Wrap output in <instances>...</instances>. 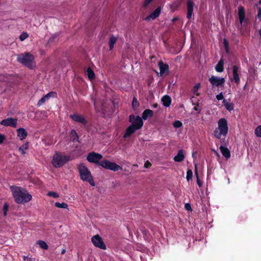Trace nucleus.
Masks as SVG:
<instances>
[{"mask_svg":"<svg viewBox=\"0 0 261 261\" xmlns=\"http://www.w3.org/2000/svg\"><path fill=\"white\" fill-rule=\"evenodd\" d=\"M10 189L15 201L18 204L27 203L32 199V195L24 189L12 186Z\"/></svg>","mask_w":261,"mask_h":261,"instance_id":"1","label":"nucleus"},{"mask_svg":"<svg viewBox=\"0 0 261 261\" xmlns=\"http://www.w3.org/2000/svg\"><path fill=\"white\" fill-rule=\"evenodd\" d=\"M17 61L30 69H34L36 67L34 56L29 52L17 55Z\"/></svg>","mask_w":261,"mask_h":261,"instance_id":"2","label":"nucleus"},{"mask_svg":"<svg viewBox=\"0 0 261 261\" xmlns=\"http://www.w3.org/2000/svg\"><path fill=\"white\" fill-rule=\"evenodd\" d=\"M218 127L216 128L214 135L217 139H220L221 136L225 137L228 133L227 121L225 118H221L218 122Z\"/></svg>","mask_w":261,"mask_h":261,"instance_id":"3","label":"nucleus"},{"mask_svg":"<svg viewBox=\"0 0 261 261\" xmlns=\"http://www.w3.org/2000/svg\"><path fill=\"white\" fill-rule=\"evenodd\" d=\"M77 168L81 179L88 182L92 186H94V181L88 168L84 164L81 163L78 165Z\"/></svg>","mask_w":261,"mask_h":261,"instance_id":"4","label":"nucleus"},{"mask_svg":"<svg viewBox=\"0 0 261 261\" xmlns=\"http://www.w3.org/2000/svg\"><path fill=\"white\" fill-rule=\"evenodd\" d=\"M69 157L56 152L53 156L51 163L54 167L59 168L63 166L67 161Z\"/></svg>","mask_w":261,"mask_h":261,"instance_id":"5","label":"nucleus"},{"mask_svg":"<svg viewBox=\"0 0 261 261\" xmlns=\"http://www.w3.org/2000/svg\"><path fill=\"white\" fill-rule=\"evenodd\" d=\"M99 166H101L105 169L111 170L113 171H117L122 169L121 166L116 164V163L114 162H111L106 159L101 161Z\"/></svg>","mask_w":261,"mask_h":261,"instance_id":"6","label":"nucleus"},{"mask_svg":"<svg viewBox=\"0 0 261 261\" xmlns=\"http://www.w3.org/2000/svg\"><path fill=\"white\" fill-rule=\"evenodd\" d=\"M143 125V120L139 121L137 124L131 125L129 126L125 130V133L123 135V138H127L129 137L130 135L134 134L137 130L140 129L142 128Z\"/></svg>","mask_w":261,"mask_h":261,"instance_id":"7","label":"nucleus"},{"mask_svg":"<svg viewBox=\"0 0 261 261\" xmlns=\"http://www.w3.org/2000/svg\"><path fill=\"white\" fill-rule=\"evenodd\" d=\"M102 159V155L98 153L91 152L87 156L86 159L90 163H95L96 165L99 166L100 163V160Z\"/></svg>","mask_w":261,"mask_h":261,"instance_id":"8","label":"nucleus"},{"mask_svg":"<svg viewBox=\"0 0 261 261\" xmlns=\"http://www.w3.org/2000/svg\"><path fill=\"white\" fill-rule=\"evenodd\" d=\"M91 241L95 247H98L103 250L106 249V245L105 244L101 238L98 234L92 237Z\"/></svg>","mask_w":261,"mask_h":261,"instance_id":"9","label":"nucleus"},{"mask_svg":"<svg viewBox=\"0 0 261 261\" xmlns=\"http://www.w3.org/2000/svg\"><path fill=\"white\" fill-rule=\"evenodd\" d=\"M208 81L213 86L217 87L223 85L225 82L224 78L219 77L214 75L210 77Z\"/></svg>","mask_w":261,"mask_h":261,"instance_id":"10","label":"nucleus"},{"mask_svg":"<svg viewBox=\"0 0 261 261\" xmlns=\"http://www.w3.org/2000/svg\"><path fill=\"white\" fill-rule=\"evenodd\" d=\"M17 119L16 118H8L3 120L0 124L6 126H11L15 128L17 127Z\"/></svg>","mask_w":261,"mask_h":261,"instance_id":"11","label":"nucleus"},{"mask_svg":"<svg viewBox=\"0 0 261 261\" xmlns=\"http://www.w3.org/2000/svg\"><path fill=\"white\" fill-rule=\"evenodd\" d=\"M221 143L222 144V145L220 147V150L222 154V155L225 156L226 159H228L230 156V152L229 149L226 147H224L223 145H225V139H223L221 140Z\"/></svg>","mask_w":261,"mask_h":261,"instance_id":"12","label":"nucleus"},{"mask_svg":"<svg viewBox=\"0 0 261 261\" xmlns=\"http://www.w3.org/2000/svg\"><path fill=\"white\" fill-rule=\"evenodd\" d=\"M161 9L160 7H158L153 12L150 14L148 16L145 17V20L146 21H149L151 19H156L161 13Z\"/></svg>","mask_w":261,"mask_h":261,"instance_id":"13","label":"nucleus"},{"mask_svg":"<svg viewBox=\"0 0 261 261\" xmlns=\"http://www.w3.org/2000/svg\"><path fill=\"white\" fill-rule=\"evenodd\" d=\"M158 66L160 70V75L162 76L166 72L168 74L169 72V65L165 64L162 61H160L158 63Z\"/></svg>","mask_w":261,"mask_h":261,"instance_id":"14","label":"nucleus"},{"mask_svg":"<svg viewBox=\"0 0 261 261\" xmlns=\"http://www.w3.org/2000/svg\"><path fill=\"white\" fill-rule=\"evenodd\" d=\"M194 3L191 0H188L187 2V17L188 19H191L193 11Z\"/></svg>","mask_w":261,"mask_h":261,"instance_id":"15","label":"nucleus"},{"mask_svg":"<svg viewBox=\"0 0 261 261\" xmlns=\"http://www.w3.org/2000/svg\"><path fill=\"white\" fill-rule=\"evenodd\" d=\"M70 117L74 121L81 123L83 124H86L87 123V121L86 120L85 118L81 115L78 114H73L70 115Z\"/></svg>","mask_w":261,"mask_h":261,"instance_id":"16","label":"nucleus"},{"mask_svg":"<svg viewBox=\"0 0 261 261\" xmlns=\"http://www.w3.org/2000/svg\"><path fill=\"white\" fill-rule=\"evenodd\" d=\"M238 15L240 22L242 25L245 19V9L242 6L238 7Z\"/></svg>","mask_w":261,"mask_h":261,"instance_id":"17","label":"nucleus"},{"mask_svg":"<svg viewBox=\"0 0 261 261\" xmlns=\"http://www.w3.org/2000/svg\"><path fill=\"white\" fill-rule=\"evenodd\" d=\"M239 67L237 66H233L232 74H233V80L234 82L238 84L240 83V77L238 74Z\"/></svg>","mask_w":261,"mask_h":261,"instance_id":"18","label":"nucleus"},{"mask_svg":"<svg viewBox=\"0 0 261 261\" xmlns=\"http://www.w3.org/2000/svg\"><path fill=\"white\" fill-rule=\"evenodd\" d=\"M141 120H142V119L139 116H135L133 114L129 115V121L132 123V125L136 124Z\"/></svg>","mask_w":261,"mask_h":261,"instance_id":"19","label":"nucleus"},{"mask_svg":"<svg viewBox=\"0 0 261 261\" xmlns=\"http://www.w3.org/2000/svg\"><path fill=\"white\" fill-rule=\"evenodd\" d=\"M17 136L20 137V140H22L24 139L28 135V133L26 130L23 128H19L17 129Z\"/></svg>","mask_w":261,"mask_h":261,"instance_id":"20","label":"nucleus"},{"mask_svg":"<svg viewBox=\"0 0 261 261\" xmlns=\"http://www.w3.org/2000/svg\"><path fill=\"white\" fill-rule=\"evenodd\" d=\"M162 102L164 106L168 107L170 106L171 103V97L167 95L164 96L162 98Z\"/></svg>","mask_w":261,"mask_h":261,"instance_id":"21","label":"nucleus"},{"mask_svg":"<svg viewBox=\"0 0 261 261\" xmlns=\"http://www.w3.org/2000/svg\"><path fill=\"white\" fill-rule=\"evenodd\" d=\"M185 159V155L184 154V152L182 149H180L178 153L176 155H175L174 158V160L177 162H180L182 161Z\"/></svg>","mask_w":261,"mask_h":261,"instance_id":"22","label":"nucleus"},{"mask_svg":"<svg viewBox=\"0 0 261 261\" xmlns=\"http://www.w3.org/2000/svg\"><path fill=\"white\" fill-rule=\"evenodd\" d=\"M153 112L150 109L145 110L142 113V119L146 120L149 117H151L153 116Z\"/></svg>","mask_w":261,"mask_h":261,"instance_id":"23","label":"nucleus"},{"mask_svg":"<svg viewBox=\"0 0 261 261\" xmlns=\"http://www.w3.org/2000/svg\"><path fill=\"white\" fill-rule=\"evenodd\" d=\"M224 63L222 59H221L215 66L216 70L218 72H222L224 70Z\"/></svg>","mask_w":261,"mask_h":261,"instance_id":"24","label":"nucleus"},{"mask_svg":"<svg viewBox=\"0 0 261 261\" xmlns=\"http://www.w3.org/2000/svg\"><path fill=\"white\" fill-rule=\"evenodd\" d=\"M223 103L227 110L231 111L233 110L234 105L233 103H228L226 99H224Z\"/></svg>","mask_w":261,"mask_h":261,"instance_id":"25","label":"nucleus"},{"mask_svg":"<svg viewBox=\"0 0 261 261\" xmlns=\"http://www.w3.org/2000/svg\"><path fill=\"white\" fill-rule=\"evenodd\" d=\"M117 38L114 35H111L109 40V48L110 50L113 49L114 48V44L116 43Z\"/></svg>","mask_w":261,"mask_h":261,"instance_id":"26","label":"nucleus"},{"mask_svg":"<svg viewBox=\"0 0 261 261\" xmlns=\"http://www.w3.org/2000/svg\"><path fill=\"white\" fill-rule=\"evenodd\" d=\"M87 75L89 80H92L95 78V73L90 67H88L86 71Z\"/></svg>","mask_w":261,"mask_h":261,"instance_id":"27","label":"nucleus"},{"mask_svg":"<svg viewBox=\"0 0 261 261\" xmlns=\"http://www.w3.org/2000/svg\"><path fill=\"white\" fill-rule=\"evenodd\" d=\"M70 136L73 142L77 141L79 139V136L74 129H72L70 133Z\"/></svg>","mask_w":261,"mask_h":261,"instance_id":"28","label":"nucleus"},{"mask_svg":"<svg viewBox=\"0 0 261 261\" xmlns=\"http://www.w3.org/2000/svg\"><path fill=\"white\" fill-rule=\"evenodd\" d=\"M28 148L29 142H26L24 144H23L22 146H20L18 148V150L21 152L22 154H24L25 153V150H28Z\"/></svg>","mask_w":261,"mask_h":261,"instance_id":"29","label":"nucleus"},{"mask_svg":"<svg viewBox=\"0 0 261 261\" xmlns=\"http://www.w3.org/2000/svg\"><path fill=\"white\" fill-rule=\"evenodd\" d=\"M37 243L42 249H47L48 247L46 243L44 241L39 240V241H37Z\"/></svg>","mask_w":261,"mask_h":261,"instance_id":"30","label":"nucleus"},{"mask_svg":"<svg viewBox=\"0 0 261 261\" xmlns=\"http://www.w3.org/2000/svg\"><path fill=\"white\" fill-rule=\"evenodd\" d=\"M55 205L57 207H59V208H68V205L65 202L60 203V202H57L55 203Z\"/></svg>","mask_w":261,"mask_h":261,"instance_id":"31","label":"nucleus"},{"mask_svg":"<svg viewBox=\"0 0 261 261\" xmlns=\"http://www.w3.org/2000/svg\"><path fill=\"white\" fill-rule=\"evenodd\" d=\"M254 133L257 137H261V125H259L256 127Z\"/></svg>","mask_w":261,"mask_h":261,"instance_id":"32","label":"nucleus"},{"mask_svg":"<svg viewBox=\"0 0 261 261\" xmlns=\"http://www.w3.org/2000/svg\"><path fill=\"white\" fill-rule=\"evenodd\" d=\"M193 176V172L192 171L191 169H188L187 172V181H189L190 180L192 179Z\"/></svg>","mask_w":261,"mask_h":261,"instance_id":"33","label":"nucleus"},{"mask_svg":"<svg viewBox=\"0 0 261 261\" xmlns=\"http://www.w3.org/2000/svg\"><path fill=\"white\" fill-rule=\"evenodd\" d=\"M139 105V103L136 97H134L132 101V107L134 109H136Z\"/></svg>","mask_w":261,"mask_h":261,"instance_id":"34","label":"nucleus"},{"mask_svg":"<svg viewBox=\"0 0 261 261\" xmlns=\"http://www.w3.org/2000/svg\"><path fill=\"white\" fill-rule=\"evenodd\" d=\"M182 124L181 122L179 120H176L173 123V125L175 128H179L182 126Z\"/></svg>","mask_w":261,"mask_h":261,"instance_id":"35","label":"nucleus"},{"mask_svg":"<svg viewBox=\"0 0 261 261\" xmlns=\"http://www.w3.org/2000/svg\"><path fill=\"white\" fill-rule=\"evenodd\" d=\"M28 37V34L25 32H23L21 34V35L19 36V39L21 41L24 40L26 38Z\"/></svg>","mask_w":261,"mask_h":261,"instance_id":"36","label":"nucleus"},{"mask_svg":"<svg viewBox=\"0 0 261 261\" xmlns=\"http://www.w3.org/2000/svg\"><path fill=\"white\" fill-rule=\"evenodd\" d=\"M223 43H224V45L225 51H226V52L228 53V50H229L228 42L226 39H224Z\"/></svg>","mask_w":261,"mask_h":261,"instance_id":"37","label":"nucleus"},{"mask_svg":"<svg viewBox=\"0 0 261 261\" xmlns=\"http://www.w3.org/2000/svg\"><path fill=\"white\" fill-rule=\"evenodd\" d=\"M47 195L49 196H52L54 198H58L59 197V194L55 192H49L47 193Z\"/></svg>","mask_w":261,"mask_h":261,"instance_id":"38","label":"nucleus"},{"mask_svg":"<svg viewBox=\"0 0 261 261\" xmlns=\"http://www.w3.org/2000/svg\"><path fill=\"white\" fill-rule=\"evenodd\" d=\"M47 99L46 97H45V96H43L38 102L37 106H40L42 105L43 103L45 102V101Z\"/></svg>","mask_w":261,"mask_h":261,"instance_id":"39","label":"nucleus"},{"mask_svg":"<svg viewBox=\"0 0 261 261\" xmlns=\"http://www.w3.org/2000/svg\"><path fill=\"white\" fill-rule=\"evenodd\" d=\"M9 205L7 203H5L4 206H3V211H4V216L7 215V212L8 210Z\"/></svg>","mask_w":261,"mask_h":261,"instance_id":"40","label":"nucleus"},{"mask_svg":"<svg viewBox=\"0 0 261 261\" xmlns=\"http://www.w3.org/2000/svg\"><path fill=\"white\" fill-rule=\"evenodd\" d=\"M153 0H145L143 3V6L146 8Z\"/></svg>","mask_w":261,"mask_h":261,"instance_id":"41","label":"nucleus"},{"mask_svg":"<svg viewBox=\"0 0 261 261\" xmlns=\"http://www.w3.org/2000/svg\"><path fill=\"white\" fill-rule=\"evenodd\" d=\"M224 98L222 92H221L220 94L216 95V98L218 100H220L223 99Z\"/></svg>","mask_w":261,"mask_h":261,"instance_id":"42","label":"nucleus"},{"mask_svg":"<svg viewBox=\"0 0 261 261\" xmlns=\"http://www.w3.org/2000/svg\"><path fill=\"white\" fill-rule=\"evenodd\" d=\"M185 208L188 211H192L191 204L189 203H187L185 205Z\"/></svg>","mask_w":261,"mask_h":261,"instance_id":"43","label":"nucleus"},{"mask_svg":"<svg viewBox=\"0 0 261 261\" xmlns=\"http://www.w3.org/2000/svg\"><path fill=\"white\" fill-rule=\"evenodd\" d=\"M5 139V136L3 134H0V144L3 143Z\"/></svg>","mask_w":261,"mask_h":261,"instance_id":"44","label":"nucleus"},{"mask_svg":"<svg viewBox=\"0 0 261 261\" xmlns=\"http://www.w3.org/2000/svg\"><path fill=\"white\" fill-rule=\"evenodd\" d=\"M57 35H54L51 37L50 38V39L48 40V42L49 43H52L53 42L55 41V39H57Z\"/></svg>","mask_w":261,"mask_h":261,"instance_id":"45","label":"nucleus"},{"mask_svg":"<svg viewBox=\"0 0 261 261\" xmlns=\"http://www.w3.org/2000/svg\"><path fill=\"white\" fill-rule=\"evenodd\" d=\"M55 94H56V93L54 92H50L45 95V97H46L47 99H48L52 96V95H54Z\"/></svg>","mask_w":261,"mask_h":261,"instance_id":"46","label":"nucleus"},{"mask_svg":"<svg viewBox=\"0 0 261 261\" xmlns=\"http://www.w3.org/2000/svg\"><path fill=\"white\" fill-rule=\"evenodd\" d=\"M194 173H195V174L196 178H197V177H199L198 176V170H197V164H195Z\"/></svg>","mask_w":261,"mask_h":261,"instance_id":"47","label":"nucleus"},{"mask_svg":"<svg viewBox=\"0 0 261 261\" xmlns=\"http://www.w3.org/2000/svg\"><path fill=\"white\" fill-rule=\"evenodd\" d=\"M200 83H198L197 84H196L195 86H194V93H196V91H198V88H199L200 87Z\"/></svg>","mask_w":261,"mask_h":261,"instance_id":"48","label":"nucleus"},{"mask_svg":"<svg viewBox=\"0 0 261 261\" xmlns=\"http://www.w3.org/2000/svg\"><path fill=\"white\" fill-rule=\"evenodd\" d=\"M196 181H197V184L199 186V187H201L202 183L199 179V177H197V178H196Z\"/></svg>","mask_w":261,"mask_h":261,"instance_id":"49","label":"nucleus"},{"mask_svg":"<svg viewBox=\"0 0 261 261\" xmlns=\"http://www.w3.org/2000/svg\"><path fill=\"white\" fill-rule=\"evenodd\" d=\"M141 231H142V232L146 236L147 233V230L145 229V228H141Z\"/></svg>","mask_w":261,"mask_h":261,"instance_id":"50","label":"nucleus"},{"mask_svg":"<svg viewBox=\"0 0 261 261\" xmlns=\"http://www.w3.org/2000/svg\"><path fill=\"white\" fill-rule=\"evenodd\" d=\"M151 166V163H150L149 162H147L145 163L144 166L145 168H149Z\"/></svg>","mask_w":261,"mask_h":261,"instance_id":"51","label":"nucleus"},{"mask_svg":"<svg viewBox=\"0 0 261 261\" xmlns=\"http://www.w3.org/2000/svg\"><path fill=\"white\" fill-rule=\"evenodd\" d=\"M194 110L196 111H197L198 114H199L201 112V109H199L197 107H195L194 108Z\"/></svg>","mask_w":261,"mask_h":261,"instance_id":"52","label":"nucleus"},{"mask_svg":"<svg viewBox=\"0 0 261 261\" xmlns=\"http://www.w3.org/2000/svg\"><path fill=\"white\" fill-rule=\"evenodd\" d=\"M23 258L24 261H26L27 260H28V258H29V257H28L27 256H23Z\"/></svg>","mask_w":261,"mask_h":261,"instance_id":"53","label":"nucleus"},{"mask_svg":"<svg viewBox=\"0 0 261 261\" xmlns=\"http://www.w3.org/2000/svg\"><path fill=\"white\" fill-rule=\"evenodd\" d=\"M159 105L158 103H154L153 105V107L155 108H157L158 107Z\"/></svg>","mask_w":261,"mask_h":261,"instance_id":"54","label":"nucleus"},{"mask_svg":"<svg viewBox=\"0 0 261 261\" xmlns=\"http://www.w3.org/2000/svg\"><path fill=\"white\" fill-rule=\"evenodd\" d=\"M65 251H66V250H65V249H63V250H62V251H61V254H64V253H65Z\"/></svg>","mask_w":261,"mask_h":261,"instance_id":"55","label":"nucleus"},{"mask_svg":"<svg viewBox=\"0 0 261 261\" xmlns=\"http://www.w3.org/2000/svg\"><path fill=\"white\" fill-rule=\"evenodd\" d=\"M177 20V18L175 17V18H173L172 21L174 22V21H176Z\"/></svg>","mask_w":261,"mask_h":261,"instance_id":"56","label":"nucleus"},{"mask_svg":"<svg viewBox=\"0 0 261 261\" xmlns=\"http://www.w3.org/2000/svg\"><path fill=\"white\" fill-rule=\"evenodd\" d=\"M258 33H259V36L261 37V28L259 30Z\"/></svg>","mask_w":261,"mask_h":261,"instance_id":"57","label":"nucleus"},{"mask_svg":"<svg viewBox=\"0 0 261 261\" xmlns=\"http://www.w3.org/2000/svg\"><path fill=\"white\" fill-rule=\"evenodd\" d=\"M258 4H260V5L261 4V0H259Z\"/></svg>","mask_w":261,"mask_h":261,"instance_id":"58","label":"nucleus"},{"mask_svg":"<svg viewBox=\"0 0 261 261\" xmlns=\"http://www.w3.org/2000/svg\"><path fill=\"white\" fill-rule=\"evenodd\" d=\"M217 155H219L218 153L217 152H216Z\"/></svg>","mask_w":261,"mask_h":261,"instance_id":"59","label":"nucleus"}]
</instances>
